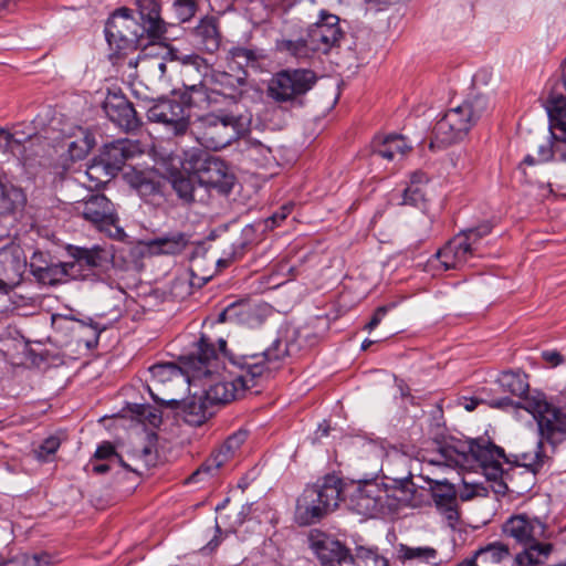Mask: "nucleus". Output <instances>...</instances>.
Returning <instances> with one entry per match:
<instances>
[{"instance_id":"f257e3e1","label":"nucleus","mask_w":566,"mask_h":566,"mask_svg":"<svg viewBox=\"0 0 566 566\" xmlns=\"http://www.w3.org/2000/svg\"><path fill=\"white\" fill-rule=\"evenodd\" d=\"M289 355L287 344L275 338L260 353L230 357V363L240 369L231 381H219L205 391L209 405H224L238 398L240 392L256 385V379L270 376L280 368L281 361Z\"/></svg>"},{"instance_id":"f03ea898","label":"nucleus","mask_w":566,"mask_h":566,"mask_svg":"<svg viewBox=\"0 0 566 566\" xmlns=\"http://www.w3.org/2000/svg\"><path fill=\"white\" fill-rule=\"evenodd\" d=\"M524 408L536 420L541 439L532 450L514 454V462L536 474L549 461L543 441L555 448L566 440V406L554 407L546 399L532 398L525 401Z\"/></svg>"},{"instance_id":"7ed1b4c3","label":"nucleus","mask_w":566,"mask_h":566,"mask_svg":"<svg viewBox=\"0 0 566 566\" xmlns=\"http://www.w3.org/2000/svg\"><path fill=\"white\" fill-rule=\"evenodd\" d=\"M195 72L199 74L198 83L184 82V86L190 90L187 102L190 105H201L206 102L208 105L217 103V96H223L232 104H237V98L241 95V88L245 85L244 76H237L224 71H217L199 55H192L185 63V76H191Z\"/></svg>"},{"instance_id":"20e7f679","label":"nucleus","mask_w":566,"mask_h":566,"mask_svg":"<svg viewBox=\"0 0 566 566\" xmlns=\"http://www.w3.org/2000/svg\"><path fill=\"white\" fill-rule=\"evenodd\" d=\"M503 533L522 546L514 557L517 566L544 565L554 552V544L545 542L547 525L537 516L513 515L504 523Z\"/></svg>"},{"instance_id":"39448f33","label":"nucleus","mask_w":566,"mask_h":566,"mask_svg":"<svg viewBox=\"0 0 566 566\" xmlns=\"http://www.w3.org/2000/svg\"><path fill=\"white\" fill-rule=\"evenodd\" d=\"M343 494V480L336 474H326L318 479L297 497L295 522L301 526L321 522L338 507Z\"/></svg>"},{"instance_id":"423d86ee","label":"nucleus","mask_w":566,"mask_h":566,"mask_svg":"<svg viewBox=\"0 0 566 566\" xmlns=\"http://www.w3.org/2000/svg\"><path fill=\"white\" fill-rule=\"evenodd\" d=\"M488 98L475 95L448 109L434 124L429 147L441 149L461 140L486 112Z\"/></svg>"},{"instance_id":"0eeeda50","label":"nucleus","mask_w":566,"mask_h":566,"mask_svg":"<svg viewBox=\"0 0 566 566\" xmlns=\"http://www.w3.org/2000/svg\"><path fill=\"white\" fill-rule=\"evenodd\" d=\"M317 78L316 73L310 69L287 67L277 71L268 82L266 96L281 107H302Z\"/></svg>"},{"instance_id":"6e6552de","label":"nucleus","mask_w":566,"mask_h":566,"mask_svg":"<svg viewBox=\"0 0 566 566\" xmlns=\"http://www.w3.org/2000/svg\"><path fill=\"white\" fill-rule=\"evenodd\" d=\"M240 116L232 111L208 113L192 120L190 134L206 149L220 150L240 136Z\"/></svg>"},{"instance_id":"1a4fd4ad","label":"nucleus","mask_w":566,"mask_h":566,"mask_svg":"<svg viewBox=\"0 0 566 566\" xmlns=\"http://www.w3.org/2000/svg\"><path fill=\"white\" fill-rule=\"evenodd\" d=\"M182 168L195 175L196 180L206 188L229 193L234 185V175L220 158L210 156L200 149L185 151Z\"/></svg>"},{"instance_id":"9d476101","label":"nucleus","mask_w":566,"mask_h":566,"mask_svg":"<svg viewBox=\"0 0 566 566\" xmlns=\"http://www.w3.org/2000/svg\"><path fill=\"white\" fill-rule=\"evenodd\" d=\"M544 106L551 120V136L538 146L537 163L554 160L566 165V98L552 95Z\"/></svg>"},{"instance_id":"9b49d317","label":"nucleus","mask_w":566,"mask_h":566,"mask_svg":"<svg viewBox=\"0 0 566 566\" xmlns=\"http://www.w3.org/2000/svg\"><path fill=\"white\" fill-rule=\"evenodd\" d=\"M105 36L108 44L115 46L118 52L146 49L151 44L133 10L125 7L117 9L107 20Z\"/></svg>"},{"instance_id":"f8f14e48","label":"nucleus","mask_w":566,"mask_h":566,"mask_svg":"<svg viewBox=\"0 0 566 566\" xmlns=\"http://www.w3.org/2000/svg\"><path fill=\"white\" fill-rule=\"evenodd\" d=\"M181 101L159 99L147 111V117L153 123L163 124L175 136H184L190 133V108L200 107L201 105H190L187 99L190 90L185 87Z\"/></svg>"},{"instance_id":"ddd939ff","label":"nucleus","mask_w":566,"mask_h":566,"mask_svg":"<svg viewBox=\"0 0 566 566\" xmlns=\"http://www.w3.org/2000/svg\"><path fill=\"white\" fill-rule=\"evenodd\" d=\"M81 214L109 238L122 239L125 235L118 226V216L113 202L104 195L90 196L81 206Z\"/></svg>"},{"instance_id":"4468645a","label":"nucleus","mask_w":566,"mask_h":566,"mask_svg":"<svg viewBox=\"0 0 566 566\" xmlns=\"http://www.w3.org/2000/svg\"><path fill=\"white\" fill-rule=\"evenodd\" d=\"M66 252L72 259L71 262L63 263V271L66 275L85 277L88 274L82 271L95 272V270L105 268L112 260L111 251L99 244L91 248L69 244Z\"/></svg>"},{"instance_id":"2eb2a0df","label":"nucleus","mask_w":566,"mask_h":566,"mask_svg":"<svg viewBox=\"0 0 566 566\" xmlns=\"http://www.w3.org/2000/svg\"><path fill=\"white\" fill-rule=\"evenodd\" d=\"M354 488L349 495L353 511L365 516H375L382 512L388 493L377 482L376 476L359 479Z\"/></svg>"},{"instance_id":"dca6fc26","label":"nucleus","mask_w":566,"mask_h":566,"mask_svg":"<svg viewBox=\"0 0 566 566\" xmlns=\"http://www.w3.org/2000/svg\"><path fill=\"white\" fill-rule=\"evenodd\" d=\"M339 18L326 10H321L318 20L307 29V36L312 51L327 54L332 49L340 45L344 32L339 25Z\"/></svg>"},{"instance_id":"f3484780","label":"nucleus","mask_w":566,"mask_h":566,"mask_svg":"<svg viewBox=\"0 0 566 566\" xmlns=\"http://www.w3.org/2000/svg\"><path fill=\"white\" fill-rule=\"evenodd\" d=\"M248 438L247 430H238L230 434L220 448L213 452L188 479L187 483H197L202 475L212 476L229 460H231Z\"/></svg>"},{"instance_id":"a211bd4d","label":"nucleus","mask_w":566,"mask_h":566,"mask_svg":"<svg viewBox=\"0 0 566 566\" xmlns=\"http://www.w3.org/2000/svg\"><path fill=\"white\" fill-rule=\"evenodd\" d=\"M136 9L133 10L137 15V21L148 42L151 44L166 41L167 23L161 17V7L157 0H135Z\"/></svg>"},{"instance_id":"6ab92c4d","label":"nucleus","mask_w":566,"mask_h":566,"mask_svg":"<svg viewBox=\"0 0 566 566\" xmlns=\"http://www.w3.org/2000/svg\"><path fill=\"white\" fill-rule=\"evenodd\" d=\"M27 264L21 247L11 244L0 249V292L8 293L20 284Z\"/></svg>"},{"instance_id":"aec40b11","label":"nucleus","mask_w":566,"mask_h":566,"mask_svg":"<svg viewBox=\"0 0 566 566\" xmlns=\"http://www.w3.org/2000/svg\"><path fill=\"white\" fill-rule=\"evenodd\" d=\"M485 438L471 439L446 443L439 448L441 458L448 465L465 467L475 461L476 458H484L490 451L482 447Z\"/></svg>"},{"instance_id":"412c9836","label":"nucleus","mask_w":566,"mask_h":566,"mask_svg":"<svg viewBox=\"0 0 566 566\" xmlns=\"http://www.w3.org/2000/svg\"><path fill=\"white\" fill-rule=\"evenodd\" d=\"M140 153L136 142L127 138L117 139L103 147L98 161L104 166L106 174L115 176L125 163Z\"/></svg>"},{"instance_id":"4be33fe9","label":"nucleus","mask_w":566,"mask_h":566,"mask_svg":"<svg viewBox=\"0 0 566 566\" xmlns=\"http://www.w3.org/2000/svg\"><path fill=\"white\" fill-rule=\"evenodd\" d=\"M106 116L119 128L132 132L140 126L133 104L123 95H108L103 104Z\"/></svg>"},{"instance_id":"5701e85b","label":"nucleus","mask_w":566,"mask_h":566,"mask_svg":"<svg viewBox=\"0 0 566 566\" xmlns=\"http://www.w3.org/2000/svg\"><path fill=\"white\" fill-rule=\"evenodd\" d=\"M311 547L323 566H345L352 554L339 541L326 534L311 535Z\"/></svg>"},{"instance_id":"b1692460","label":"nucleus","mask_w":566,"mask_h":566,"mask_svg":"<svg viewBox=\"0 0 566 566\" xmlns=\"http://www.w3.org/2000/svg\"><path fill=\"white\" fill-rule=\"evenodd\" d=\"M148 390L157 403L182 411L185 421L190 424L200 426L212 415L205 396L192 397L189 400L160 399L153 392L150 387H148Z\"/></svg>"},{"instance_id":"393cba45","label":"nucleus","mask_w":566,"mask_h":566,"mask_svg":"<svg viewBox=\"0 0 566 566\" xmlns=\"http://www.w3.org/2000/svg\"><path fill=\"white\" fill-rule=\"evenodd\" d=\"M473 258L475 255L469 248V243H465L464 239L457 234L443 248L438 250L434 260H431V264L437 261L444 271L460 270L465 265H472L470 262Z\"/></svg>"},{"instance_id":"a878e982","label":"nucleus","mask_w":566,"mask_h":566,"mask_svg":"<svg viewBox=\"0 0 566 566\" xmlns=\"http://www.w3.org/2000/svg\"><path fill=\"white\" fill-rule=\"evenodd\" d=\"M428 484L438 511L449 521H457L459 513L455 486L447 480L434 479H428Z\"/></svg>"},{"instance_id":"bb28decb","label":"nucleus","mask_w":566,"mask_h":566,"mask_svg":"<svg viewBox=\"0 0 566 566\" xmlns=\"http://www.w3.org/2000/svg\"><path fill=\"white\" fill-rule=\"evenodd\" d=\"M397 559L402 566H440L439 552L431 546H410L399 543L396 546Z\"/></svg>"},{"instance_id":"cd10ccee","label":"nucleus","mask_w":566,"mask_h":566,"mask_svg":"<svg viewBox=\"0 0 566 566\" xmlns=\"http://www.w3.org/2000/svg\"><path fill=\"white\" fill-rule=\"evenodd\" d=\"M52 325L56 329L64 327V325H71L65 327L72 331L78 337L86 335V338L81 339L85 343V346L88 349L95 348L98 345L99 335L105 329V327H102L92 318H88V321L86 322L82 319H73L65 316L55 315L52 316Z\"/></svg>"},{"instance_id":"c85d7f7f","label":"nucleus","mask_w":566,"mask_h":566,"mask_svg":"<svg viewBox=\"0 0 566 566\" xmlns=\"http://www.w3.org/2000/svg\"><path fill=\"white\" fill-rule=\"evenodd\" d=\"M192 38L199 49L208 53L218 51L222 39L218 18L206 15L200 19L192 30Z\"/></svg>"},{"instance_id":"c756f323","label":"nucleus","mask_w":566,"mask_h":566,"mask_svg":"<svg viewBox=\"0 0 566 566\" xmlns=\"http://www.w3.org/2000/svg\"><path fill=\"white\" fill-rule=\"evenodd\" d=\"M411 149L402 135H387L376 137L373 142V154L388 161L400 160Z\"/></svg>"},{"instance_id":"7c9ffc66","label":"nucleus","mask_w":566,"mask_h":566,"mask_svg":"<svg viewBox=\"0 0 566 566\" xmlns=\"http://www.w3.org/2000/svg\"><path fill=\"white\" fill-rule=\"evenodd\" d=\"M127 184L135 189L142 198L159 195L161 191V178L153 170L130 169L125 174Z\"/></svg>"},{"instance_id":"2f4dec72","label":"nucleus","mask_w":566,"mask_h":566,"mask_svg":"<svg viewBox=\"0 0 566 566\" xmlns=\"http://www.w3.org/2000/svg\"><path fill=\"white\" fill-rule=\"evenodd\" d=\"M191 235L186 232L171 231L149 241L151 251L160 254H179L190 244Z\"/></svg>"},{"instance_id":"473e14b6","label":"nucleus","mask_w":566,"mask_h":566,"mask_svg":"<svg viewBox=\"0 0 566 566\" xmlns=\"http://www.w3.org/2000/svg\"><path fill=\"white\" fill-rule=\"evenodd\" d=\"M483 448L490 451V454H485L484 458H476L475 462H479L484 470V474L489 480H497L503 474V469L500 463V459H504L509 462L505 457L504 450L501 447L495 446L493 442L485 439L482 444Z\"/></svg>"},{"instance_id":"72a5a7b5","label":"nucleus","mask_w":566,"mask_h":566,"mask_svg":"<svg viewBox=\"0 0 566 566\" xmlns=\"http://www.w3.org/2000/svg\"><path fill=\"white\" fill-rule=\"evenodd\" d=\"M218 357V349L214 344L206 335H201L195 345V350L184 357L185 364L190 368L201 369L202 366L209 364Z\"/></svg>"},{"instance_id":"f704fd0d","label":"nucleus","mask_w":566,"mask_h":566,"mask_svg":"<svg viewBox=\"0 0 566 566\" xmlns=\"http://www.w3.org/2000/svg\"><path fill=\"white\" fill-rule=\"evenodd\" d=\"M510 548L502 542H493L474 552L478 566H501L510 557Z\"/></svg>"},{"instance_id":"c9c22d12","label":"nucleus","mask_w":566,"mask_h":566,"mask_svg":"<svg viewBox=\"0 0 566 566\" xmlns=\"http://www.w3.org/2000/svg\"><path fill=\"white\" fill-rule=\"evenodd\" d=\"M229 55L239 66L253 70H260L262 63L268 59L266 52L259 48L233 46L230 49Z\"/></svg>"},{"instance_id":"e433bc0d","label":"nucleus","mask_w":566,"mask_h":566,"mask_svg":"<svg viewBox=\"0 0 566 566\" xmlns=\"http://www.w3.org/2000/svg\"><path fill=\"white\" fill-rule=\"evenodd\" d=\"M496 381L502 392L522 397L528 391L527 376L520 371H503Z\"/></svg>"},{"instance_id":"4c0bfd02","label":"nucleus","mask_w":566,"mask_h":566,"mask_svg":"<svg viewBox=\"0 0 566 566\" xmlns=\"http://www.w3.org/2000/svg\"><path fill=\"white\" fill-rule=\"evenodd\" d=\"M38 259H42L41 252H34L30 261V270L33 276L36 279V281L45 285H52L55 282H57V275L64 273L63 264H61L60 266L49 264L48 262H43V264H38Z\"/></svg>"},{"instance_id":"58836bf2","label":"nucleus","mask_w":566,"mask_h":566,"mask_svg":"<svg viewBox=\"0 0 566 566\" xmlns=\"http://www.w3.org/2000/svg\"><path fill=\"white\" fill-rule=\"evenodd\" d=\"M345 566H389L388 559L379 554L376 547L356 546Z\"/></svg>"},{"instance_id":"ea45409f","label":"nucleus","mask_w":566,"mask_h":566,"mask_svg":"<svg viewBox=\"0 0 566 566\" xmlns=\"http://www.w3.org/2000/svg\"><path fill=\"white\" fill-rule=\"evenodd\" d=\"M195 175L188 176L180 171L171 174L170 184L179 199L186 203L195 200Z\"/></svg>"},{"instance_id":"a19ab883","label":"nucleus","mask_w":566,"mask_h":566,"mask_svg":"<svg viewBox=\"0 0 566 566\" xmlns=\"http://www.w3.org/2000/svg\"><path fill=\"white\" fill-rule=\"evenodd\" d=\"M23 201V193L19 189L0 184V216L14 212Z\"/></svg>"},{"instance_id":"79ce46f5","label":"nucleus","mask_w":566,"mask_h":566,"mask_svg":"<svg viewBox=\"0 0 566 566\" xmlns=\"http://www.w3.org/2000/svg\"><path fill=\"white\" fill-rule=\"evenodd\" d=\"M492 228L493 227L490 222H483L474 228L461 231L458 235L459 238L464 239L465 243H469V248H471V251L475 256H481V240L491 233Z\"/></svg>"},{"instance_id":"37998d69","label":"nucleus","mask_w":566,"mask_h":566,"mask_svg":"<svg viewBox=\"0 0 566 566\" xmlns=\"http://www.w3.org/2000/svg\"><path fill=\"white\" fill-rule=\"evenodd\" d=\"M95 145V138L92 134L83 133L82 136L67 144V154L71 160L77 161L84 159Z\"/></svg>"},{"instance_id":"c03bdc74","label":"nucleus","mask_w":566,"mask_h":566,"mask_svg":"<svg viewBox=\"0 0 566 566\" xmlns=\"http://www.w3.org/2000/svg\"><path fill=\"white\" fill-rule=\"evenodd\" d=\"M276 48L281 52H289L297 59L307 56L311 52V45L307 34L297 40H280L276 42ZM316 53V51H313Z\"/></svg>"},{"instance_id":"a18cd8bd","label":"nucleus","mask_w":566,"mask_h":566,"mask_svg":"<svg viewBox=\"0 0 566 566\" xmlns=\"http://www.w3.org/2000/svg\"><path fill=\"white\" fill-rule=\"evenodd\" d=\"M151 378L157 382H166L172 380L174 377L179 378L180 370L176 364L160 363L149 367Z\"/></svg>"},{"instance_id":"49530a36","label":"nucleus","mask_w":566,"mask_h":566,"mask_svg":"<svg viewBox=\"0 0 566 566\" xmlns=\"http://www.w3.org/2000/svg\"><path fill=\"white\" fill-rule=\"evenodd\" d=\"M250 306L244 302H233L228 305L220 314L218 315V322L224 323L228 321H238L241 322L245 315L249 314Z\"/></svg>"},{"instance_id":"de8ad7c7","label":"nucleus","mask_w":566,"mask_h":566,"mask_svg":"<svg viewBox=\"0 0 566 566\" xmlns=\"http://www.w3.org/2000/svg\"><path fill=\"white\" fill-rule=\"evenodd\" d=\"M417 489L410 478L400 480L398 486L394 490L392 496L400 503L413 505L415 494Z\"/></svg>"},{"instance_id":"09e8293b","label":"nucleus","mask_w":566,"mask_h":566,"mask_svg":"<svg viewBox=\"0 0 566 566\" xmlns=\"http://www.w3.org/2000/svg\"><path fill=\"white\" fill-rule=\"evenodd\" d=\"M195 274L191 272L189 276H179L172 283V291L176 295L184 296L186 294H191L192 287L197 286L201 287L205 283H207L208 279H200L199 282H195Z\"/></svg>"},{"instance_id":"8fccbe9b","label":"nucleus","mask_w":566,"mask_h":566,"mask_svg":"<svg viewBox=\"0 0 566 566\" xmlns=\"http://www.w3.org/2000/svg\"><path fill=\"white\" fill-rule=\"evenodd\" d=\"M30 139L31 135L20 134L19 132L9 133L4 129H0V145L3 144V146L13 154L17 147H20Z\"/></svg>"},{"instance_id":"3c124183","label":"nucleus","mask_w":566,"mask_h":566,"mask_svg":"<svg viewBox=\"0 0 566 566\" xmlns=\"http://www.w3.org/2000/svg\"><path fill=\"white\" fill-rule=\"evenodd\" d=\"M94 458L97 460H108L109 462L116 461L123 468L130 470V468L128 467V464H126L122 457L118 453H116L114 446L108 441H105L97 447L94 453Z\"/></svg>"},{"instance_id":"603ef678","label":"nucleus","mask_w":566,"mask_h":566,"mask_svg":"<svg viewBox=\"0 0 566 566\" xmlns=\"http://www.w3.org/2000/svg\"><path fill=\"white\" fill-rule=\"evenodd\" d=\"M174 9L177 18L181 22H186L195 15L197 11V3L195 0H175Z\"/></svg>"},{"instance_id":"864d4df0","label":"nucleus","mask_w":566,"mask_h":566,"mask_svg":"<svg viewBox=\"0 0 566 566\" xmlns=\"http://www.w3.org/2000/svg\"><path fill=\"white\" fill-rule=\"evenodd\" d=\"M61 442L57 437L51 436L46 438L35 450L36 458L41 461H46L49 457L55 454Z\"/></svg>"},{"instance_id":"5fc2aeb1","label":"nucleus","mask_w":566,"mask_h":566,"mask_svg":"<svg viewBox=\"0 0 566 566\" xmlns=\"http://www.w3.org/2000/svg\"><path fill=\"white\" fill-rule=\"evenodd\" d=\"M424 201L422 189L415 181L407 187L402 195V203L419 207Z\"/></svg>"},{"instance_id":"6e6d98bb","label":"nucleus","mask_w":566,"mask_h":566,"mask_svg":"<svg viewBox=\"0 0 566 566\" xmlns=\"http://www.w3.org/2000/svg\"><path fill=\"white\" fill-rule=\"evenodd\" d=\"M41 560L36 555L18 554L13 558L0 563V566H40Z\"/></svg>"},{"instance_id":"4d7b16f0","label":"nucleus","mask_w":566,"mask_h":566,"mask_svg":"<svg viewBox=\"0 0 566 566\" xmlns=\"http://www.w3.org/2000/svg\"><path fill=\"white\" fill-rule=\"evenodd\" d=\"M291 212V208L287 206H283L280 211L274 212L271 217L265 220V227L269 229H273L277 227L283 220L286 219L289 213Z\"/></svg>"},{"instance_id":"13d9d810","label":"nucleus","mask_w":566,"mask_h":566,"mask_svg":"<svg viewBox=\"0 0 566 566\" xmlns=\"http://www.w3.org/2000/svg\"><path fill=\"white\" fill-rule=\"evenodd\" d=\"M390 307H391V305L379 306L374 312V315L371 316L370 321L366 324L365 329L370 332L374 328H376L379 325V323L382 321V318L386 316V314L388 313Z\"/></svg>"},{"instance_id":"bf43d9fd","label":"nucleus","mask_w":566,"mask_h":566,"mask_svg":"<svg viewBox=\"0 0 566 566\" xmlns=\"http://www.w3.org/2000/svg\"><path fill=\"white\" fill-rule=\"evenodd\" d=\"M532 398L533 397H526L524 399V401H526L527 399H532ZM535 398L545 399L543 396H536ZM524 405H525V402H523V405H520V403L515 405V407L525 409ZM489 406L492 407V408L505 409V408H509V407H514V401L511 398H509V397H504V398L491 400L489 402Z\"/></svg>"},{"instance_id":"052dcab7","label":"nucleus","mask_w":566,"mask_h":566,"mask_svg":"<svg viewBox=\"0 0 566 566\" xmlns=\"http://www.w3.org/2000/svg\"><path fill=\"white\" fill-rule=\"evenodd\" d=\"M485 399H483L482 397L480 396H475V397H461L459 399V403L460 406H462L467 411H473L476 409V407L481 403H485Z\"/></svg>"},{"instance_id":"680f3d73","label":"nucleus","mask_w":566,"mask_h":566,"mask_svg":"<svg viewBox=\"0 0 566 566\" xmlns=\"http://www.w3.org/2000/svg\"><path fill=\"white\" fill-rule=\"evenodd\" d=\"M543 358L546 361L552 363L554 366L562 363V355L557 352H548V350L543 352Z\"/></svg>"},{"instance_id":"e2e57ef3","label":"nucleus","mask_w":566,"mask_h":566,"mask_svg":"<svg viewBox=\"0 0 566 566\" xmlns=\"http://www.w3.org/2000/svg\"><path fill=\"white\" fill-rule=\"evenodd\" d=\"M109 469H111V465L108 463L93 465V472L96 474H104V473L108 472Z\"/></svg>"},{"instance_id":"0e129e2a","label":"nucleus","mask_w":566,"mask_h":566,"mask_svg":"<svg viewBox=\"0 0 566 566\" xmlns=\"http://www.w3.org/2000/svg\"><path fill=\"white\" fill-rule=\"evenodd\" d=\"M218 343H219V348H217L218 349V354L221 353L224 356H229V358L234 356V355H229L227 353V349H226L227 342L223 338H219Z\"/></svg>"},{"instance_id":"69168bd1","label":"nucleus","mask_w":566,"mask_h":566,"mask_svg":"<svg viewBox=\"0 0 566 566\" xmlns=\"http://www.w3.org/2000/svg\"><path fill=\"white\" fill-rule=\"evenodd\" d=\"M319 437H326L329 433V426L327 423H321L317 429Z\"/></svg>"},{"instance_id":"338daca9","label":"nucleus","mask_w":566,"mask_h":566,"mask_svg":"<svg viewBox=\"0 0 566 566\" xmlns=\"http://www.w3.org/2000/svg\"><path fill=\"white\" fill-rule=\"evenodd\" d=\"M455 566H478L476 560L472 556L471 558H467L462 560L461 563H458Z\"/></svg>"},{"instance_id":"774afa93","label":"nucleus","mask_w":566,"mask_h":566,"mask_svg":"<svg viewBox=\"0 0 566 566\" xmlns=\"http://www.w3.org/2000/svg\"><path fill=\"white\" fill-rule=\"evenodd\" d=\"M219 535H214L213 538L208 543L207 548L213 551L219 545Z\"/></svg>"}]
</instances>
